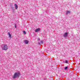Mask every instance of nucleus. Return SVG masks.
I'll return each instance as SVG.
<instances>
[{
    "instance_id": "obj_14",
    "label": "nucleus",
    "mask_w": 80,
    "mask_h": 80,
    "mask_svg": "<svg viewBox=\"0 0 80 80\" xmlns=\"http://www.w3.org/2000/svg\"><path fill=\"white\" fill-rule=\"evenodd\" d=\"M15 28H16V25L15 26Z\"/></svg>"
},
{
    "instance_id": "obj_5",
    "label": "nucleus",
    "mask_w": 80,
    "mask_h": 80,
    "mask_svg": "<svg viewBox=\"0 0 80 80\" xmlns=\"http://www.w3.org/2000/svg\"><path fill=\"white\" fill-rule=\"evenodd\" d=\"M14 6H15V8L16 10H17L18 9V6L17 4H14Z\"/></svg>"
},
{
    "instance_id": "obj_9",
    "label": "nucleus",
    "mask_w": 80,
    "mask_h": 80,
    "mask_svg": "<svg viewBox=\"0 0 80 80\" xmlns=\"http://www.w3.org/2000/svg\"><path fill=\"white\" fill-rule=\"evenodd\" d=\"M67 68H68V67H65L64 69H65V70H67Z\"/></svg>"
},
{
    "instance_id": "obj_13",
    "label": "nucleus",
    "mask_w": 80,
    "mask_h": 80,
    "mask_svg": "<svg viewBox=\"0 0 80 80\" xmlns=\"http://www.w3.org/2000/svg\"><path fill=\"white\" fill-rule=\"evenodd\" d=\"M12 10H13V8L12 7Z\"/></svg>"
},
{
    "instance_id": "obj_6",
    "label": "nucleus",
    "mask_w": 80,
    "mask_h": 80,
    "mask_svg": "<svg viewBox=\"0 0 80 80\" xmlns=\"http://www.w3.org/2000/svg\"><path fill=\"white\" fill-rule=\"evenodd\" d=\"M67 35H68V33H67V32H66L64 33V35H63V37H67Z\"/></svg>"
},
{
    "instance_id": "obj_11",
    "label": "nucleus",
    "mask_w": 80,
    "mask_h": 80,
    "mask_svg": "<svg viewBox=\"0 0 80 80\" xmlns=\"http://www.w3.org/2000/svg\"><path fill=\"white\" fill-rule=\"evenodd\" d=\"M65 62L66 63H68V61H67V60H66L65 61Z\"/></svg>"
},
{
    "instance_id": "obj_7",
    "label": "nucleus",
    "mask_w": 80,
    "mask_h": 80,
    "mask_svg": "<svg viewBox=\"0 0 80 80\" xmlns=\"http://www.w3.org/2000/svg\"><path fill=\"white\" fill-rule=\"evenodd\" d=\"M8 35L9 36V37H10V38H12V36H11V34H10V32H8Z\"/></svg>"
},
{
    "instance_id": "obj_2",
    "label": "nucleus",
    "mask_w": 80,
    "mask_h": 80,
    "mask_svg": "<svg viewBox=\"0 0 80 80\" xmlns=\"http://www.w3.org/2000/svg\"><path fill=\"white\" fill-rule=\"evenodd\" d=\"M8 48V46H7V45H4L3 47L2 48V49L5 51L7 50Z\"/></svg>"
},
{
    "instance_id": "obj_1",
    "label": "nucleus",
    "mask_w": 80,
    "mask_h": 80,
    "mask_svg": "<svg viewBox=\"0 0 80 80\" xmlns=\"http://www.w3.org/2000/svg\"><path fill=\"white\" fill-rule=\"evenodd\" d=\"M20 75V72H15L13 76V78H16L19 77Z\"/></svg>"
},
{
    "instance_id": "obj_3",
    "label": "nucleus",
    "mask_w": 80,
    "mask_h": 80,
    "mask_svg": "<svg viewBox=\"0 0 80 80\" xmlns=\"http://www.w3.org/2000/svg\"><path fill=\"white\" fill-rule=\"evenodd\" d=\"M40 31V28H38L37 29L35 30V32H39V31Z\"/></svg>"
},
{
    "instance_id": "obj_4",
    "label": "nucleus",
    "mask_w": 80,
    "mask_h": 80,
    "mask_svg": "<svg viewBox=\"0 0 80 80\" xmlns=\"http://www.w3.org/2000/svg\"><path fill=\"white\" fill-rule=\"evenodd\" d=\"M24 42L25 43V44H28V41L27 40H25L24 41Z\"/></svg>"
},
{
    "instance_id": "obj_10",
    "label": "nucleus",
    "mask_w": 80,
    "mask_h": 80,
    "mask_svg": "<svg viewBox=\"0 0 80 80\" xmlns=\"http://www.w3.org/2000/svg\"><path fill=\"white\" fill-rule=\"evenodd\" d=\"M23 33H24V34H26V32H25V31H23Z\"/></svg>"
},
{
    "instance_id": "obj_12",
    "label": "nucleus",
    "mask_w": 80,
    "mask_h": 80,
    "mask_svg": "<svg viewBox=\"0 0 80 80\" xmlns=\"http://www.w3.org/2000/svg\"><path fill=\"white\" fill-rule=\"evenodd\" d=\"M40 43L41 44H42V43H43V41H41L40 42Z\"/></svg>"
},
{
    "instance_id": "obj_8",
    "label": "nucleus",
    "mask_w": 80,
    "mask_h": 80,
    "mask_svg": "<svg viewBox=\"0 0 80 80\" xmlns=\"http://www.w3.org/2000/svg\"><path fill=\"white\" fill-rule=\"evenodd\" d=\"M68 13H70V11H68L67 12L66 15H67Z\"/></svg>"
}]
</instances>
